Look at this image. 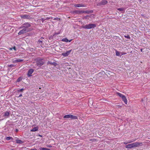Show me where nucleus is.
<instances>
[{
	"instance_id": "1",
	"label": "nucleus",
	"mask_w": 150,
	"mask_h": 150,
	"mask_svg": "<svg viewBox=\"0 0 150 150\" xmlns=\"http://www.w3.org/2000/svg\"><path fill=\"white\" fill-rule=\"evenodd\" d=\"M142 145V143L135 142L132 144H129L125 146L126 148L131 149L133 147H137Z\"/></svg>"
},
{
	"instance_id": "2",
	"label": "nucleus",
	"mask_w": 150,
	"mask_h": 150,
	"mask_svg": "<svg viewBox=\"0 0 150 150\" xmlns=\"http://www.w3.org/2000/svg\"><path fill=\"white\" fill-rule=\"evenodd\" d=\"M71 13L73 14H79L83 13H89V12L88 11L75 10L71 11Z\"/></svg>"
},
{
	"instance_id": "3",
	"label": "nucleus",
	"mask_w": 150,
	"mask_h": 150,
	"mask_svg": "<svg viewBox=\"0 0 150 150\" xmlns=\"http://www.w3.org/2000/svg\"><path fill=\"white\" fill-rule=\"evenodd\" d=\"M96 26V25L95 24H89L83 26V28L85 29H90L94 28Z\"/></svg>"
},
{
	"instance_id": "4",
	"label": "nucleus",
	"mask_w": 150,
	"mask_h": 150,
	"mask_svg": "<svg viewBox=\"0 0 150 150\" xmlns=\"http://www.w3.org/2000/svg\"><path fill=\"white\" fill-rule=\"evenodd\" d=\"M31 26V25L29 23H24L23 26L20 27V28L21 29L22 28H24L26 29H30L28 28Z\"/></svg>"
},
{
	"instance_id": "5",
	"label": "nucleus",
	"mask_w": 150,
	"mask_h": 150,
	"mask_svg": "<svg viewBox=\"0 0 150 150\" xmlns=\"http://www.w3.org/2000/svg\"><path fill=\"white\" fill-rule=\"evenodd\" d=\"M64 118H71L73 119H76L77 118V117L76 116L69 114L64 116Z\"/></svg>"
},
{
	"instance_id": "6",
	"label": "nucleus",
	"mask_w": 150,
	"mask_h": 150,
	"mask_svg": "<svg viewBox=\"0 0 150 150\" xmlns=\"http://www.w3.org/2000/svg\"><path fill=\"white\" fill-rule=\"evenodd\" d=\"M36 63L38 66L40 67L44 64V60L43 59H39L37 61Z\"/></svg>"
},
{
	"instance_id": "7",
	"label": "nucleus",
	"mask_w": 150,
	"mask_h": 150,
	"mask_svg": "<svg viewBox=\"0 0 150 150\" xmlns=\"http://www.w3.org/2000/svg\"><path fill=\"white\" fill-rule=\"evenodd\" d=\"M23 29L21 30L18 33V34L19 35H20L21 34H23L28 32L30 31V29H26L25 28H22Z\"/></svg>"
},
{
	"instance_id": "8",
	"label": "nucleus",
	"mask_w": 150,
	"mask_h": 150,
	"mask_svg": "<svg viewBox=\"0 0 150 150\" xmlns=\"http://www.w3.org/2000/svg\"><path fill=\"white\" fill-rule=\"evenodd\" d=\"M108 3V1L106 0H103L101 2L97 4L98 6H101V5H104Z\"/></svg>"
},
{
	"instance_id": "9",
	"label": "nucleus",
	"mask_w": 150,
	"mask_h": 150,
	"mask_svg": "<svg viewBox=\"0 0 150 150\" xmlns=\"http://www.w3.org/2000/svg\"><path fill=\"white\" fill-rule=\"evenodd\" d=\"M71 51V50L67 51L66 52H64L62 53V55L64 57L67 56L70 53Z\"/></svg>"
},
{
	"instance_id": "10",
	"label": "nucleus",
	"mask_w": 150,
	"mask_h": 150,
	"mask_svg": "<svg viewBox=\"0 0 150 150\" xmlns=\"http://www.w3.org/2000/svg\"><path fill=\"white\" fill-rule=\"evenodd\" d=\"M75 7H86V6L82 4H75L74 5Z\"/></svg>"
},
{
	"instance_id": "11",
	"label": "nucleus",
	"mask_w": 150,
	"mask_h": 150,
	"mask_svg": "<svg viewBox=\"0 0 150 150\" xmlns=\"http://www.w3.org/2000/svg\"><path fill=\"white\" fill-rule=\"evenodd\" d=\"M33 71L34 70L33 69H29L28 71L27 74L28 76L29 77L31 76V74L33 72Z\"/></svg>"
},
{
	"instance_id": "12",
	"label": "nucleus",
	"mask_w": 150,
	"mask_h": 150,
	"mask_svg": "<svg viewBox=\"0 0 150 150\" xmlns=\"http://www.w3.org/2000/svg\"><path fill=\"white\" fill-rule=\"evenodd\" d=\"M47 64H51L52 65H53L54 67H56V65L57 64L55 62H52L50 61H48L47 62Z\"/></svg>"
},
{
	"instance_id": "13",
	"label": "nucleus",
	"mask_w": 150,
	"mask_h": 150,
	"mask_svg": "<svg viewBox=\"0 0 150 150\" xmlns=\"http://www.w3.org/2000/svg\"><path fill=\"white\" fill-rule=\"evenodd\" d=\"M23 61V59H17L13 61V63L21 62Z\"/></svg>"
},
{
	"instance_id": "14",
	"label": "nucleus",
	"mask_w": 150,
	"mask_h": 150,
	"mask_svg": "<svg viewBox=\"0 0 150 150\" xmlns=\"http://www.w3.org/2000/svg\"><path fill=\"white\" fill-rule=\"evenodd\" d=\"M43 38L42 37H41L40 39L38 40V43L40 44V45L41 46L43 44Z\"/></svg>"
},
{
	"instance_id": "15",
	"label": "nucleus",
	"mask_w": 150,
	"mask_h": 150,
	"mask_svg": "<svg viewBox=\"0 0 150 150\" xmlns=\"http://www.w3.org/2000/svg\"><path fill=\"white\" fill-rule=\"evenodd\" d=\"M122 100L124 101L125 103L126 104H127V99L125 97V96H124L122 98Z\"/></svg>"
},
{
	"instance_id": "16",
	"label": "nucleus",
	"mask_w": 150,
	"mask_h": 150,
	"mask_svg": "<svg viewBox=\"0 0 150 150\" xmlns=\"http://www.w3.org/2000/svg\"><path fill=\"white\" fill-rule=\"evenodd\" d=\"M38 127H34L33 129L30 130L31 132H35L38 130Z\"/></svg>"
},
{
	"instance_id": "17",
	"label": "nucleus",
	"mask_w": 150,
	"mask_h": 150,
	"mask_svg": "<svg viewBox=\"0 0 150 150\" xmlns=\"http://www.w3.org/2000/svg\"><path fill=\"white\" fill-rule=\"evenodd\" d=\"M9 112L6 111L4 112V116L8 117L9 116Z\"/></svg>"
},
{
	"instance_id": "18",
	"label": "nucleus",
	"mask_w": 150,
	"mask_h": 150,
	"mask_svg": "<svg viewBox=\"0 0 150 150\" xmlns=\"http://www.w3.org/2000/svg\"><path fill=\"white\" fill-rule=\"evenodd\" d=\"M116 94H117V95H118L119 97H120L122 98V97H123L124 95L122 94L119 93H117Z\"/></svg>"
},
{
	"instance_id": "19",
	"label": "nucleus",
	"mask_w": 150,
	"mask_h": 150,
	"mask_svg": "<svg viewBox=\"0 0 150 150\" xmlns=\"http://www.w3.org/2000/svg\"><path fill=\"white\" fill-rule=\"evenodd\" d=\"M117 10L122 11H124L125 9L124 8H118Z\"/></svg>"
},
{
	"instance_id": "20",
	"label": "nucleus",
	"mask_w": 150,
	"mask_h": 150,
	"mask_svg": "<svg viewBox=\"0 0 150 150\" xmlns=\"http://www.w3.org/2000/svg\"><path fill=\"white\" fill-rule=\"evenodd\" d=\"M6 140H9L10 139H13V138L11 137H7L6 138Z\"/></svg>"
},
{
	"instance_id": "21",
	"label": "nucleus",
	"mask_w": 150,
	"mask_h": 150,
	"mask_svg": "<svg viewBox=\"0 0 150 150\" xmlns=\"http://www.w3.org/2000/svg\"><path fill=\"white\" fill-rule=\"evenodd\" d=\"M16 142L17 143L21 144L23 143L22 141L21 140H20L17 139L16 140Z\"/></svg>"
},
{
	"instance_id": "22",
	"label": "nucleus",
	"mask_w": 150,
	"mask_h": 150,
	"mask_svg": "<svg viewBox=\"0 0 150 150\" xmlns=\"http://www.w3.org/2000/svg\"><path fill=\"white\" fill-rule=\"evenodd\" d=\"M40 149L41 150H50L49 149L42 147L40 148Z\"/></svg>"
},
{
	"instance_id": "23",
	"label": "nucleus",
	"mask_w": 150,
	"mask_h": 150,
	"mask_svg": "<svg viewBox=\"0 0 150 150\" xmlns=\"http://www.w3.org/2000/svg\"><path fill=\"white\" fill-rule=\"evenodd\" d=\"M62 41H63V42H68L69 41V40H68L67 39V38H63V39L62 40Z\"/></svg>"
},
{
	"instance_id": "24",
	"label": "nucleus",
	"mask_w": 150,
	"mask_h": 150,
	"mask_svg": "<svg viewBox=\"0 0 150 150\" xmlns=\"http://www.w3.org/2000/svg\"><path fill=\"white\" fill-rule=\"evenodd\" d=\"M21 17L23 18H26L28 17V16L27 15H23L21 16Z\"/></svg>"
},
{
	"instance_id": "25",
	"label": "nucleus",
	"mask_w": 150,
	"mask_h": 150,
	"mask_svg": "<svg viewBox=\"0 0 150 150\" xmlns=\"http://www.w3.org/2000/svg\"><path fill=\"white\" fill-rule=\"evenodd\" d=\"M23 90L24 89L23 88H21V89L18 90L17 91L18 92H22Z\"/></svg>"
},
{
	"instance_id": "26",
	"label": "nucleus",
	"mask_w": 150,
	"mask_h": 150,
	"mask_svg": "<svg viewBox=\"0 0 150 150\" xmlns=\"http://www.w3.org/2000/svg\"><path fill=\"white\" fill-rule=\"evenodd\" d=\"M116 55L117 56H119L120 55V52L118 51H116Z\"/></svg>"
},
{
	"instance_id": "27",
	"label": "nucleus",
	"mask_w": 150,
	"mask_h": 150,
	"mask_svg": "<svg viewBox=\"0 0 150 150\" xmlns=\"http://www.w3.org/2000/svg\"><path fill=\"white\" fill-rule=\"evenodd\" d=\"M8 67H12L15 66V65L13 64H11L8 65Z\"/></svg>"
},
{
	"instance_id": "28",
	"label": "nucleus",
	"mask_w": 150,
	"mask_h": 150,
	"mask_svg": "<svg viewBox=\"0 0 150 150\" xmlns=\"http://www.w3.org/2000/svg\"><path fill=\"white\" fill-rule=\"evenodd\" d=\"M40 20H41L42 23H44V21L45 20V19L43 18H42Z\"/></svg>"
},
{
	"instance_id": "29",
	"label": "nucleus",
	"mask_w": 150,
	"mask_h": 150,
	"mask_svg": "<svg viewBox=\"0 0 150 150\" xmlns=\"http://www.w3.org/2000/svg\"><path fill=\"white\" fill-rule=\"evenodd\" d=\"M124 37L125 38H126L127 39H130V37L128 35H127L126 36V35H125L124 36Z\"/></svg>"
},
{
	"instance_id": "30",
	"label": "nucleus",
	"mask_w": 150,
	"mask_h": 150,
	"mask_svg": "<svg viewBox=\"0 0 150 150\" xmlns=\"http://www.w3.org/2000/svg\"><path fill=\"white\" fill-rule=\"evenodd\" d=\"M53 20H57V21H59L60 20V19L59 18H55L53 19Z\"/></svg>"
},
{
	"instance_id": "31",
	"label": "nucleus",
	"mask_w": 150,
	"mask_h": 150,
	"mask_svg": "<svg viewBox=\"0 0 150 150\" xmlns=\"http://www.w3.org/2000/svg\"><path fill=\"white\" fill-rule=\"evenodd\" d=\"M52 18V17H47L46 19H45V20H48V19H50V18Z\"/></svg>"
},
{
	"instance_id": "32",
	"label": "nucleus",
	"mask_w": 150,
	"mask_h": 150,
	"mask_svg": "<svg viewBox=\"0 0 150 150\" xmlns=\"http://www.w3.org/2000/svg\"><path fill=\"white\" fill-rule=\"evenodd\" d=\"M13 49H14V50H16V48L15 47H13Z\"/></svg>"
},
{
	"instance_id": "33",
	"label": "nucleus",
	"mask_w": 150,
	"mask_h": 150,
	"mask_svg": "<svg viewBox=\"0 0 150 150\" xmlns=\"http://www.w3.org/2000/svg\"><path fill=\"white\" fill-rule=\"evenodd\" d=\"M20 78H19L18 79H17V81H18V82H19V81H20Z\"/></svg>"
},
{
	"instance_id": "34",
	"label": "nucleus",
	"mask_w": 150,
	"mask_h": 150,
	"mask_svg": "<svg viewBox=\"0 0 150 150\" xmlns=\"http://www.w3.org/2000/svg\"><path fill=\"white\" fill-rule=\"evenodd\" d=\"M22 96V94H21L19 95V97H21V96Z\"/></svg>"
},
{
	"instance_id": "35",
	"label": "nucleus",
	"mask_w": 150,
	"mask_h": 150,
	"mask_svg": "<svg viewBox=\"0 0 150 150\" xmlns=\"http://www.w3.org/2000/svg\"><path fill=\"white\" fill-rule=\"evenodd\" d=\"M72 40V39L70 40L69 41H69V42H71V41Z\"/></svg>"
},
{
	"instance_id": "36",
	"label": "nucleus",
	"mask_w": 150,
	"mask_h": 150,
	"mask_svg": "<svg viewBox=\"0 0 150 150\" xmlns=\"http://www.w3.org/2000/svg\"><path fill=\"white\" fill-rule=\"evenodd\" d=\"M39 136L41 137H42V136L40 135H39Z\"/></svg>"
},
{
	"instance_id": "37",
	"label": "nucleus",
	"mask_w": 150,
	"mask_h": 150,
	"mask_svg": "<svg viewBox=\"0 0 150 150\" xmlns=\"http://www.w3.org/2000/svg\"><path fill=\"white\" fill-rule=\"evenodd\" d=\"M12 49H13V48H10V50H12Z\"/></svg>"
},
{
	"instance_id": "38",
	"label": "nucleus",
	"mask_w": 150,
	"mask_h": 150,
	"mask_svg": "<svg viewBox=\"0 0 150 150\" xmlns=\"http://www.w3.org/2000/svg\"><path fill=\"white\" fill-rule=\"evenodd\" d=\"M126 53H123V54H122V55H123V54H125Z\"/></svg>"
},
{
	"instance_id": "39",
	"label": "nucleus",
	"mask_w": 150,
	"mask_h": 150,
	"mask_svg": "<svg viewBox=\"0 0 150 150\" xmlns=\"http://www.w3.org/2000/svg\"><path fill=\"white\" fill-rule=\"evenodd\" d=\"M135 140H134L132 141V142H134V141H135Z\"/></svg>"
},
{
	"instance_id": "40",
	"label": "nucleus",
	"mask_w": 150,
	"mask_h": 150,
	"mask_svg": "<svg viewBox=\"0 0 150 150\" xmlns=\"http://www.w3.org/2000/svg\"><path fill=\"white\" fill-rule=\"evenodd\" d=\"M124 144H127V143H125V142L124 143Z\"/></svg>"
},
{
	"instance_id": "41",
	"label": "nucleus",
	"mask_w": 150,
	"mask_h": 150,
	"mask_svg": "<svg viewBox=\"0 0 150 150\" xmlns=\"http://www.w3.org/2000/svg\"><path fill=\"white\" fill-rule=\"evenodd\" d=\"M141 51H142V49H141Z\"/></svg>"
},
{
	"instance_id": "42",
	"label": "nucleus",
	"mask_w": 150,
	"mask_h": 150,
	"mask_svg": "<svg viewBox=\"0 0 150 150\" xmlns=\"http://www.w3.org/2000/svg\"><path fill=\"white\" fill-rule=\"evenodd\" d=\"M129 142V143H130V142Z\"/></svg>"
}]
</instances>
